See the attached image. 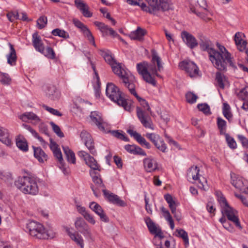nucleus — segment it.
Listing matches in <instances>:
<instances>
[{"label": "nucleus", "mask_w": 248, "mask_h": 248, "mask_svg": "<svg viewBox=\"0 0 248 248\" xmlns=\"http://www.w3.org/2000/svg\"><path fill=\"white\" fill-rule=\"evenodd\" d=\"M238 96L243 100H248V87L242 89L239 93Z\"/></svg>", "instance_id": "680f3d73"}, {"label": "nucleus", "mask_w": 248, "mask_h": 248, "mask_svg": "<svg viewBox=\"0 0 248 248\" xmlns=\"http://www.w3.org/2000/svg\"><path fill=\"white\" fill-rule=\"evenodd\" d=\"M51 33L54 36H58L64 39L69 38V35L68 32L64 30H62L58 28L53 30L52 31Z\"/></svg>", "instance_id": "a18cd8bd"}, {"label": "nucleus", "mask_w": 248, "mask_h": 248, "mask_svg": "<svg viewBox=\"0 0 248 248\" xmlns=\"http://www.w3.org/2000/svg\"><path fill=\"white\" fill-rule=\"evenodd\" d=\"M46 94L51 99L54 100L57 98V91L54 86H49L47 88Z\"/></svg>", "instance_id": "8fccbe9b"}, {"label": "nucleus", "mask_w": 248, "mask_h": 248, "mask_svg": "<svg viewBox=\"0 0 248 248\" xmlns=\"http://www.w3.org/2000/svg\"><path fill=\"white\" fill-rule=\"evenodd\" d=\"M200 169L197 166H192L190 168L187 172V178L188 181L191 179L199 182L198 187L204 190L208 189V186L207 185V181L202 177L203 182L202 181L199 175Z\"/></svg>", "instance_id": "1a4fd4ad"}, {"label": "nucleus", "mask_w": 248, "mask_h": 248, "mask_svg": "<svg viewBox=\"0 0 248 248\" xmlns=\"http://www.w3.org/2000/svg\"><path fill=\"white\" fill-rule=\"evenodd\" d=\"M130 87L128 90L131 94H133L134 96L136 97V98L138 100L140 105L142 106L144 108L143 110H147V111L151 112V108L149 106L148 103L146 102V101L140 97L137 94L136 90H135V84L131 83L129 85Z\"/></svg>", "instance_id": "412c9836"}, {"label": "nucleus", "mask_w": 248, "mask_h": 248, "mask_svg": "<svg viewBox=\"0 0 248 248\" xmlns=\"http://www.w3.org/2000/svg\"><path fill=\"white\" fill-rule=\"evenodd\" d=\"M0 82L4 85H9L11 78L8 74L0 72Z\"/></svg>", "instance_id": "864d4df0"}, {"label": "nucleus", "mask_w": 248, "mask_h": 248, "mask_svg": "<svg viewBox=\"0 0 248 248\" xmlns=\"http://www.w3.org/2000/svg\"><path fill=\"white\" fill-rule=\"evenodd\" d=\"M19 118L24 122H27L28 120H33L35 122L40 121L39 118L32 112H25L19 116Z\"/></svg>", "instance_id": "c9c22d12"}, {"label": "nucleus", "mask_w": 248, "mask_h": 248, "mask_svg": "<svg viewBox=\"0 0 248 248\" xmlns=\"http://www.w3.org/2000/svg\"><path fill=\"white\" fill-rule=\"evenodd\" d=\"M47 22V17L44 16H40L37 20V28L39 29L44 28Z\"/></svg>", "instance_id": "5fc2aeb1"}, {"label": "nucleus", "mask_w": 248, "mask_h": 248, "mask_svg": "<svg viewBox=\"0 0 248 248\" xmlns=\"http://www.w3.org/2000/svg\"><path fill=\"white\" fill-rule=\"evenodd\" d=\"M73 22L76 27L80 29L81 31L87 27V26L82 23L78 19H73Z\"/></svg>", "instance_id": "338daca9"}, {"label": "nucleus", "mask_w": 248, "mask_h": 248, "mask_svg": "<svg viewBox=\"0 0 248 248\" xmlns=\"http://www.w3.org/2000/svg\"><path fill=\"white\" fill-rule=\"evenodd\" d=\"M49 147L50 149L53 152L54 156L58 159L60 164H62L64 162L63 159L61 150L58 148V145L57 143L52 140V139L50 140Z\"/></svg>", "instance_id": "a878e982"}, {"label": "nucleus", "mask_w": 248, "mask_h": 248, "mask_svg": "<svg viewBox=\"0 0 248 248\" xmlns=\"http://www.w3.org/2000/svg\"><path fill=\"white\" fill-rule=\"evenodd\" d=\"M16 187L23 193L32 196L37 195L39 187L35 178L29 176L19 177L15 182Z\"/></svg>", "instance_id": "7ed1b4c3"}, {"label": "nucleus", "mask_w": 248, "mask_h": 248, "mask_svg": "<svg viewBox=\"0 0 248 248\" xmlns=\"http://www.w3.org/2000/svg\"><path fill=\"white\" fill-rule=\"evenodd\" d=\"M222 112L224 117L229 121H231L232 117V114L231 112V108L228 104L226 103H223Z\"/></svg>", "instance_id": "a19ab883"}, {"label": "nucleus", "mask_w": 248, "mask_h": 248, "mask_svg": "<svg viewBox=\"0 0 248 248\" xmlns=\"http://www.w3.org/2000/svg\"><path fill=\"white\" fill-rule=\"evenodd\" d=\"M86 164L91 168L90 170H96L100 171L101 167L97 161L91 155H89L85 158Z\"/></svg>", "instance_id": "c756f323"}, {"label": "nucleus", "mask_w": 248, "mask_h": 248, "mask_svg": "<svg viewBox=\"0 0 248 248\" xmlns=\"http://www.w3.org/2000/svg\"><path fill=\"white\" fill-rule=\"evenodd\" d=\"M145 222L150 232L152 234H155L161 238L163 237L161 229L157 227L150 218H146Z\"/></svg>", "instance_id": "393cba45"}, {"label": "nucleus", "mask_w": 248, "mask_h": 248, "mask_svg": "<svg viewBox=\"0 0 248 248\" xmlns=\"http://www.w3.org/2000/svg\"><path fill=\"white\" fill-rule=\"evenodd\" d=\"M176 232H178V236L182 238L185 243L186 246L189 245V239L187 233L184 230H177Z\"/></svg>", "instance_id": "09e8293b"}, {"label": "nucleus", "mask_w": 248, "mask_h": 248, "mask_svg": "<svg viewBox=\"0 0 248 248\" xmlns=\"http://www.w3.org/2000/svg\"><path fill=\"white\" fill-rule=\"evenodd\" d=\"M124 149L128 153L133 155H138L142 156H146L147 155L143 149L135 145H126L124 146Z\"/></svg>", "instance_id": "c85d7f7f"}, {"label": "nucleus", "mask_w": 248, "mask_h": 248, "mask_svg": "<svg viewBox=\"0 0 248 248\" xmlns=\"http://www.w3.org/2000/svg\"><path fill=\"white\" fill-rule=\"evenodd\" d=\"M147 31L145 30L138 27L137 30L131 32L129 37L132 40L142 41L144 40V36L146 34Z\"/></svg>", "instance_id": "cd10ccee"}, {"label": "nucleus", "mask_w": 248, "mask_h": 248, "mask_svg": "<svg viewBox=\"0 0 248 248\" xmlns=\"http://www.w3.org/2000/svg\"><path fill=\"white\" fill-rule=\"evenodd\" d=\"M84 35L88 39V40L91 42L92 43L93 45L95 46L94 38L89 29V28L87 27L85 29H84L82 31H81Z\"/></svg>", "instance_id": "3c124183"}, {"label": "nucleus", "mask_w": 248, "mask_h": 248, "mask_svg": "<svg viewBox=\"0 0 248 248\" xmlns=\"http://www.w3.org/2000/svg\"><path fill=\"white\" fill-rule=\"evenodd\" d=\"M216 194L217 198V201L221 207V209H223L227 206H229L225 197H223L220 192L217 191Z\"/></svg>", "instance_id": "37998d69"}, {"label": "nucleus", "mask_w": 248, "mask_h": 248, "mask_svg": "<svg viewBox=\"0 0 248 248\" xmlns=\"http://www.w3.org/2000/svg\"><path fill=\"white\" fill-rule=\"evenodd\" d=\"M164 199L169 204V207L171 211L176 209L178 203L173 200L172 196L170 194H167L165 195Z\"/></svg>", "instance_id": "ea45409f"}, {"label": "nucleus", "mask_w": 248, "mask_h": 248, "mask_svg": "<svg viewBox=\"0 0 248 248\" xmlns=\"http://www.w3.org/2000/svg\"><path fill=\"white\" fill-rule=\"evenodd\" d=\"M75 225L76 229L79 232L86 228L88 225L86 222L81 217H78L77 218Z\"/></svg>", "instance_id": "49530a36"}, {"label": "nucleus", "mask_w": 248, "mask_h": 248, "mask_svg": "<svg viewBox=\"0 0 248 248\" xmlns=\"http://www.w3.org/2000/svg\"><path fill=\"white\" fill-rule=\"evenodd\" d=\"M186 101L190 104H193L196 102L198 96L192 92H188L186 94Z\"/></svg>", "instance_id": "13d9d810"}, {"label": "nucleus", "mask_w": 248, "mask_h": 248, "mask_svg": "<svg viewBox=\"0 0 248 248\" xmlns=\"http://www.w3.org/2000/svg\"><path fill=\"white\" fill-rule=\"evenodd\" d=\"M146 137L151 140L154 144L160 138V137L158 135L155 134V133H147Z\"/></svg>", "instance_id": "69168bd1"}, {"label": "nucleus", "mask_w": 248, "mask_h": 248, "mask_svg": "<svg viewBox=\"0 0 248 248\" xmlns=\"http://www.w3.org/2000/svg\"><path fill=\"white\" fill-rule=\"evenodd\" d=\"M9 45L10 46V52L7 56V63L13 66L16 64L17 57L16 50L13 46L10 43L9 44Z\"/></svg>", "instance_id": "473e14b6"}, {"label": "nucleus", "mask_w": 248, "mask_h": 248, "mask_svg": "<svg viewBox=\"0 0 248 248\" xmlns=\"http://www.w3.org/2000/svg\"><path fill=\"white\" fill-rule=\"evenodd\" d=\"M62 149L67 161L70 163L75 164L76 157L75 153L68 146H62Z\"/></svg>", "instance_id": "f704fd0d"}, {"label": "nucleus", "mask_w": 248, "mask_h": 248, "mask_svg": "<svg viewBox=\"0 0 248 248\" xmlns=\"http://www.w3.org/2000/svg\"><path fill=\"white\" fill-rule=\"evenodd\" d=\"M155 146L160 151L165 153L167 149L166 144L165 143L164 141L160 138L157 142L155 143Z\"/></svg>", "instance_id": "6e6d98bb"}, {"label": "nucleus", "mask_w": 248, "mask_h": 248, "mask_svg": "<svg viewBox=\"0 0 248 248\" xmlns=\"http://www.w3.org/2000/svg\"><path fill=\"white\" fill-rule=\"evenodd\" d=\"M89 173L94 184L99 187H104V185L102 183V180L100 178V174L98 171L90 170Z\"/></svg>", "instance_id": "72a5a7b5"}, {"label": "nucleus", "mask_w": 248, "mask_h": 248, "mask_svg": "<svg viewBox=\"0 0 248 248\" xmlns=\"http://www.w3.org/2000/svg\"><path fill=\"white\" fill-rule=\"evenodd\" d=\"M80 137L92 155H95L96 152L94 148V142L90 133L85 130H83L80 133Z\"/></svg>", "instance_id": "2eb2a0df"}, {"label": "nucleus", "mask_w": 248, "mask_h": 248, "mask_svg": "<svg viewBox=\"0 0 248 248\" xmlns=\"http://www.w3.org/2000/svg\"><path fill=\"white\" fill-rule=\"evenodd\" d=\"M219 51H217L218 53L221 55V57L219 58V61L218 62L219 64H223V67L222 69H217L219 71H225L226 70L227 63H229L231 65H232V62L231 60V54L229 53L225 47L219 45L217 44Z\"/></svg>", "instance_id": "9d476101"}, {"label": "nucleus", "mask_w": 248, "mask_h": 248, "mask_svg": "<svg viewBox=\"0 0 248 248\" xmlns=\"http://www.w3.org/2000/svg\"><path fill=\"white\" fill-rule=\"evenodd\" d=\"M50 124L51 125L54 132L57 134V135L58 137H59L60 138L64 137V134L61 131L60 127L58 125L56 124L53 122H50Z\"/></svg>", "instance_id": "4d7b16f0"}, {"label": "nucleus", "mask_w": 248, "mask_h": 248, "mask_svg": "<svg viewBox=\"0 0 248 248\" xmlns=\"http://www.w3.org/2000/svg\"><path fill=\"white\" fill-rule=\"evenodd\" d=\"M102 191L105 198L109 202L121 207L125 206L126 203L124 202L121 200L117 195H115L105 189H103Z\"/></svg>", "instance_id": "f3484780"}, {"label": "nucleus", "mask_w": 248, "mask_h": 248, "mask_svg": "<svg viewBox=\"0 0 248 248\" xmlns=\"http://www.w3.org/2000/svg\"><path fill=\"white\" fill-rule=\"evenodd\" d=\"M106 93L107 96L118 105L123 107L124 109L130 112V105H128L127 101L122 96V92L119 88L112 83H108L107 85Z\"/></svg>", "instance_id": "39448f33"}, {"label": "nucleus", "mask_w": 248, "mask_h": 248, "mask_svg": "<svg viewBox=\"0 0 248 248\" xmlns=\"http://www.w3.org/2000/svg\"><path fill=\"white\" fill-rule=\"evenodd\" d=\"M160 210L163 214V217L169 223L171 229L173 230L174 228V223L169 211L163 206L161 207Z\"/></svg>", "instance_id": "e433bc0d"}, {"label": "nucleus", "mask_w": 248, "mask_h": 248, "mask_svg": "<svg viewBox=\"0 0 248 248\" xmlns=\"http://www.w3.org/2000/svg\"><path fill=\"white\" fill-rule=\"evenodd\" d=\"M226 140L228 145L232 149H235L236 148V143L233 138L230 137L228 134H225Z\"/></svg>", "instance_id": "052dcab7"}, {"label": "nucleus", "mask_w": 248, "mask_h": 248, "mask_svg": "<svg viewBox=\"0 0 248 248\" xmlns=\"http://www.w3.org/2000/svg\"><path fill=\"white\" fill-rule=\"evenodd\" d=\"M110 66L114 73L122 79L123 83L127 89L130 87V84H135L136 79L134 76L127 73L123 67L122 63L116 62Z\"/></svg>", "instance_id": "423d86ee"}, {"label": "nucleus", "mask_w": 248, "mask_h": 248, "mask_svg": "<svg viewBox=\"0 0 248 248\" xmlns=\"http://www.w3.org/2000/svg\"><path fill=\"white\" fill-rule=\"evenodd\" d=\"M94 24L98 27L100 31L103 33V35H108L109 34L113 37H117L119 35L117 33L113 30L111 28L109 27L108 25L104 23L99 21H95Z\"/></svg>", "instance_id": "aec40b11"}, {"label": "nucleus", "mask_w": 248, "mask_h": 248, "mask_svg": "<svg viewBox=\"0 0 248 248\" xmlns=\"http://www.w3.org/2000/svg\"><path fill=\"white\" fill-rule=\"evenodd\" d=\"M111 132L114 137L119 139L125 141H129V139L127 137H126L124 134L119 132L118 131H112Z\"/></svg>", "instance_id": "e2e57ef3"}, {"label": "nucleus", "mask_w": 248, "mask_h": 248, "mask_svg": "<svg viewBox=\"0 0 248 248\" xmlns=\"http://www.w3.org/2000/svg\"><path fill=\"white\" fill-rule=\"evenodd\" d=\"M100 55L104 58L105 61L110 65H111L113 63L116 62V61L112 57L110 51L108 50H100Z\"/></svg>", "instance_id": "4c0bfd02"}, {"label": "nucleus", "mask_w": 248, "mask_h": 248, "mask_svg": "<svg viewBox=\"0 0 248 248\" xmlns=\"http://www.w3.org/2000/svg\"><path fill=\"white\" fill-rule=\"evenodd\" d=\"M143 163L144 169L148 172H153L158 169L157 162L152 156L144 158Z\"/></svg>", "instance_id": "6ab92c4d"}, {"label": "nucleus", "mask_w": 248, "mask_h": 248, "mask_svg": "<svg viewBox=\"0 0 248 248\" xmlns=\"http://www.w3.org/2000/svg\"><path fill=\"white\" fill-rule=\"evenodd\" d=\"M32 43L36 51L40 53L43 52L45 46L41 37L37 32H35L32 34Z\"/></svg>", "instance_id": "5701e85b"}, {"label": "nucleus", "mask_w": 248, "mask_h": 248, "mask_svg": "<svg viewBox=\"0 0 248 248\" xmlns=\"http://www.w3.org/2000/svg\"><path fill=\"white\" fill-rule=\"evenodd\" d=\"M217 124L220 131V134H225L226 129V122L221 118H217Z\"/></svg>", "instance_id": "de8ad7c7"}, {"label": "nucleus", "mask_w": 248, "mask_h": 248, "mask_svg": "<svg viewBox=\"0 0 248 248\" xmlns=\"http://www.w3.org/2000/svg\"><path fill=\"white\" fill-rule=\"evenodd\" d=\"M198 108L206 115L211 114L210 107L206 104H201L197 105Z\"/></svg>", "instance_id": "bf43d9fd"}, {"label": "nucleus", "mask_w": 248, "mask_h": 248, "mask_svg": "<svg viewBox=\"0 0 248 248\" xmlns=\"http://www.w3.org/2000/svg\"><path fill=\"white\" fill-rule=\"evenodd\" d=\"M221 213L223 216L227 217L228 220L233 222L237 227L242 229L238 218V212L236 210L228 206L225 208L221 209Z\"/></svg>", "instance_id": "4468645a"}, {"label": "nucleus", "mask_w": 248, "mask_h": 248, "mask_svg": "<svg viewBox=\"0 0 248 248\" xmlns=\"http://www.w3.org/2000/svg\"><path fill=\"white\" fill-rule=\"evenodd\" d=\"M68 234L70 238L74 241L76 244L80 248H84V240L82 237L78 233H72L68 230H67Z\"/></svg>", "instance_id": "2f4dec72"}, {"label": "nucleus", "mask_w": 248, "mask_h": 248, "mask_svg": "<svg viewBox=\"0 0 248 248\" xmlns=\"http://www.w3.org/2000/svg\"><path fill=\"white\" fill-rule=\"evenodd\" d=\"M181 37L183 42L190 48L193 49L198 46L196 38L188 31H182L181 33Z\"/></svg>", "instance_id": "dca6fc26"}, {"label": "nucleus", "mask_w": 248, "mask_h": 248, "mask_svg": "<svg viewBox=\"0 0 248 248\" xmlns=\"http://www.w3.org/2000/svg\"><path fill=\"white\" fill-rule=\"evenodd\" d=\"M26 229L29 234L37 239H45L47 235L44 226L37 222L29 221L26 224Z\"/></svg>", "instance_id": "0eeeda50"}, {"label": "nucleus", "mask_w": 248, "mask_h": 248, "mask_svg": "<svg viewBox=\"0 0 248 248\" xmlns=\"http://www.w3.org/2000/svg\"><path fill=\"white\" fill-rule=\"evenodd\" d=\"M76 7L82 13L84 16L91 17L93 14L89 11V6L81 0H75Z\"/></svg>", "instance_id": "4be33fe9"}, {"label": "nucleus", "mask_w": 248, "mask_h": 248, "mask_svg": "<svg viewBox=\"0 0 248 248\" xmlns=\"http://www.w3.org/2000/svg\"><path fill=\"white\" fill-rule=\"evenodd\" d=\"M32 148L33 150L34 156L39 162L43 163L47 160V155L40 147L32 146Z\"/></svg>", "instance_id": "bb28decb"}, {"label": "nucleus", "mask_w": 248, "mask_h": 248, "mask_svg": "<svg viewBox=\"0 0 248 248\" xmlns=\"http://www.w3.org/2000/svg\"><path fill=\"white\" fill-rule=\"evenodd\" d=\"M0 141L7 146H11L12 144L8 130L2 127H0Z\"/></svg>", "instance_id": "7c9ffc66"}, {"label": "nucleus", "mask_w": 248, "mask_h": 248, "mask_svg": "<svg viewBox=\"0 0 248 248\" xmlns=\"http://www.w3.org/2000/svg\"><path fill=\"white\" fill-rule=\"evenodd\" d=\"M127 132L133 137L141 146H145L147 149L151 148L150 144L142 137L141 135L132 129H128Z\"/></svg>", "instance_id": "b1692460"}, {"label": "nucleus", "mask_w": 248, "mask_h": 248, "mask_svg": "<svg viewBox=\"0 0 248 248\" xmlns=\"http://www.w3.org/2000/svg\"><path fill=\"white\" fill-rule=\"evenodd\" d=\"M179 66L186 71L190 77H196L199 75V68L193 62L184 61L180 62Z\"/></svg>", "instance_id": "ddd939ff"}, {"label": "nucleus", "mask_w": 248, "mask_h": 248, "mask_svg": "<svg viewBox=\"0 0 248 248\" xmlns=\"http://www.w3.org/2000/svg\"><path fill=\"white\" fill-rule=\"evenodd\" d=\"M7 16L11 22H13L15 19H19V14L17 12L9 13L7 14Z\"/></svg>", "instance_id": "774afa93"}, {"label": "nucleus", "mask_w": 248, "mask_h": 248, "mask_svg": "<svg viewBox=\"0 0 248 248\" xmlns=\"http://www.w3.org/2000/svg\"><path fill=\"white\" fill-rule=\"evenodd\" d=\"M43 107L44 109H45L46 110L50 112L51 114L56 115L57 116H61L62 115V114L58 110L55 109L53 108L49 107L47 106L46 105H44L43 106Z\"/></svg>", "instance_id": "0e129e2a"}, {"label": "nucleus", "mask_w": 248, "mask_h": 248, "mask_svg": "<svg viewBox=\"0 0 248 248\" xmlns=\"http://www.w3.org/2000/svg\"><path fill=\"white\" fill-rule=\"evenodd\" d=\"M91 64L92 65V69H93L94 75L95 76V78H96V82H97V85L98 86V88L95 89V96L96 97H99V96H100V90H99L100 81H99V75L97 72V71L96 70L95 66L94 64L92 62H91Z\"/></svg>", "instance_id": "603ef678"}, {"label": "nucleus", "mask_w": 248, "mask_h": 248, "mask_svg": "<svg viewBox=\"0 0 248 248\" xmlns=\"http://www.w3.org/2000/svg\"><path fill=\"white\" fill-rule=\"evenodd\" d=\"M232 185L236 188L248 194V181L235 173L231 174Z\"/></svg>", "instance_id": "f8f14e48"}, {"label": "nucleus", "mask_w": 248, "mask_h": 248, "mask_svg": "<svg viewBox=\"0 0 248 248\" xmlns=\"http://www.w3.org/2000/svg\"><path fill=\"white\" fill-rule=\"evenodd\" d=\"M136 113L139 121L144 127L153 130H154L153 123L149 114L151 113V111L143 110L140 107H137L136 108Z\"/></svg>", "instance_id": "6e6552de"}, {"label": "nucleus", "mask_w": 248, "mask_h": 248, "mask_svg": "<svg viewBox=\"0 0 248 248\" xmlns=\"http://www.w3.org/2000/svg\"><path fill=\"white\" fill-rule=\"evenodd\" d=\"M92 122L95 124L98 129L104 133H108L110 131L108 124L103 121L101 116L97 111H93L90 115Z\"/></svg>", "instance_id": "9b49d317"}, {"label": "nucleus", "mask_w": 248, "mask_h": 248, "mask_svg": "<svg viewBox=\"0 0 248 248\" xmlns=\"http://www.w3.org/2000/svg\"><path fill=\"white\" fill-rule=\"evenodd\" d=\"M131 5H138L141 9L151 14L158 16L159 12L168 11L171 8L170 0H145L148 5L140 0H126Z\"/></svg>", "instance_id": "f03ea898"}, {"label": "nucleus", "mask_w": 248, "mask_h": 248, "mask_svg": "<svg viewBox=\"0 0 248 248\" xmlns=\"http://www.w3.org/2000/svg\"><path fill=\"white\" fill-rule=\"evenodd\" d=\"M90 208L99 216L101 220L108 222L109 218L105 213L101 206L95 202H92L89 205Z\"/></svg>", "instance_id": "a211bd4d"}, {"label": "nucleus", "mask_w": 248, "mask_h": 248, "mask_svg": "<svg viewBox=\"0 0 248 248\" xmlns=\"http://www.w3.org/2000/svg\"><path fill=\"white\" fill-rule=\"evenodd\" d=\"M41 53L48 59L54 60L56 58V54L54 50L50 46L46 47V50L45 48H44V49H43V52Z\"/></svg>", "instance_id": "79ce46f5"}, {"label": "nucleus", "mask_w": 248, "mask_h": 248, "mask_svg": "<svg viewBox=\"0 0 248 248\" xmlns=\"http://www.w3.org/2000/svg\"><path fill=\"white\" fill-rule=\"evenodd\" d=\"M198 38L200 39V46L201 49L203 51H206L210 58V60L213 64L214 66L217 69H222L223 67V64H221L218 63L219 58L221 55L218 53L217 51L211 47V41L202 33H198Z\"/></svg>", "instance_id": "20e7f679"}, {"label": "nucleus", "mask_w": 248, "mask_h": 248, "mask_svg": "<svg viewBox=\"0 0 248 248\" xmlns=\"http://www.w3.org/2000/svg\"><path fill=\"white\" fill-rule=\"evenodd\" d=\"M216 79L217 83L218 86L221 89H224V82L226 80V77L224 76V75L219 72H217Z\"/></svg>", "instance_id": "c03bdc74"}, {"label": "nucleus", "mask_w": 248, "mask_h": 248, "mask_svg": "<svg viewBox=\"0 0 248 248\" xmlns=\"http://www.w3.org/2000/svg\"><path fill=\"white\" fill-rule=\"evenodd\" d=\"M152 60L150 64L146 62H143L137 64V71L143 79L147 83L153 85H156V81L154 78V75L161 78V76L157 73L163 69V63L161 59L158 55L157 52L153 49L151 51Z\"/></svg>", "instance_id": "f257e3e1"}, {"label": "nucleus", "mask_w": 248, "mask_h": 248, "mask_svg": "<svg viewBox=\"0 0 248 248\" xmlns=\"http://www.w3.org/2000/svg\"><path fill=\"white\" fill-rule=\"evenodd\" d=\"M16 144L20 150L24 152H27L28 150V143L25 139L20 138L16 139Z\"/></svg>", "instance_id": "58836bf2"}]
</instances>
